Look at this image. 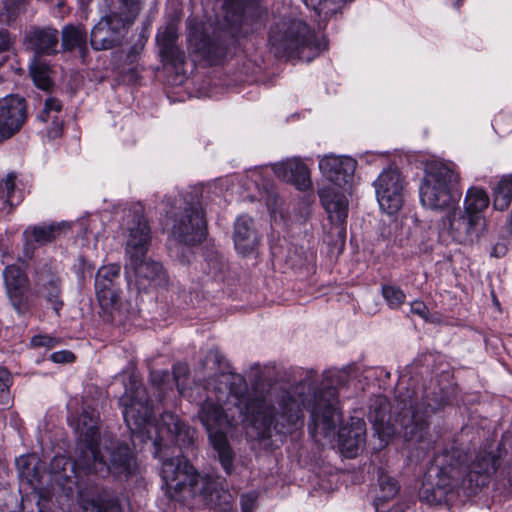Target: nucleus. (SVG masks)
<instances>
[{
    "label": "nucleus",
    "mask_w": 512,
    "mask_h": 512,
    "mask_svg": "<svg viewBox=\"0 0 512 512\" xmlns=\"http://www.w3.org/2000/svg\"><path fill=\"white\" fill-rule=\"evenodd\" d=\"M25 43L37 55H52L58 52L59 33L51 27H33L27 31Z\"/></svg>",
    "instance_id": "obj_19"
},
{
    "label": "nucleus",
    "mask_w": 512,
    "mask_h": 512,
    "mask_svg": "<svg viewBox=\"0 0 512 512\" xmlns=\"http://www.w3.org/2000/svg\"><path fill=\"white\" fill-rule=\"evenodd\" d=\"M410 310L424 320H428L429 309L423 301L415 300L410 304Z\"/></svg>",
    "instance_id": "obj_40"
},
{
    "label": "nucleus",
    "mask_w": 512,
    "mask_h": 512,
    "mask_svg": "<svg viewBox=\"0 0 512 512\" xmlns=\"http://www.w3.org/2000/svg\"><path fill=\"white\" fill-rule=\"evenodd\" d=\"M436 478L430 469L419 490V499L428 504L451 502L461 483L469 482L476 488L487 485L491 473L496 471L497 459L490 453L479 454L470 466L453 460L449 454L436 459Z\"/></svg>",
    "instance_id": "obj_4"
},
{
    "label": "nucleus",
    "mask_w": 512,
    "mask_h": 512,
    "mask_svg": "<svg viewBox=\"0 0 512 512\" xmlns=\"http://www.w3.org/2000/svg\"><path fill=\"white\" fill-rule=\"evenodd\" d=\"M131 24L118 12L111 11L92 28L91 46L95 50H107L119 45Z\"/></svg>",
    "instance_id": "obj_14"
},
{
    "label": "nucleus",
    "mask_w": 512,
    "mask_h": 512,
    "mask_svg": "<svg viewBox=\"0 0 512 512\" xmlns=\"http://www.w3.org/2000/svg\"><path fill=\"white\" fill-rule=\"evenodd\" d=\"M233 241L236 251L244 256L256 249L259 238L251 217L242 215L236 219Z\"/></svg>",
    "instance_id": "obj_22"
},
{
    "label": "nucleus",
    "mask_w": 512,
    "mask_h": 512,
    "mask_svg": "<svg viewBox=\"0 0 512 512\" xmlns=\"http://www.w3.org/2000/svg\"><path fill=\"white\" fill-rule=\"evenodd\" d=\"M36 286L39 293L51 304L53 310L59 314L63 306L60 298V280L51 267H43L36 271Z\"/></svg>",
    "instance_id": "obj_20"
},
{
    "label": "nucleus",
    "mask_w": 512,
    "mask_h": 512,
    "mask_svg": "<svg viewBox=\"0 0 512 512\" xmlns=\"http://www.w3.org/2000/svg\"><path fill=\"white\" fill-rule=\"evenodd\" d=\"M15 180L16 174L9 173L0 181V217L9 214L13 206L21 202V196L16 195Z\"/></svg>",
    "instance_id": "obj_26"
},
{
    "label": "nucleus",
    "mask_w": 512,
    "mask_h": 512,
    "mask_svg": "<svg viewBox=\"0 0 512 512\" xmlns=\"http://www.w3.org/2000/svg\"><path fill=\"white\" fill-rule=\"evenodd\" d=\"M98 414L91 407H84L79 417H68L70 425L78 434L75 459L56 455L50 462L48 471L36 454L21 455L16 459L18 477L38 496V512H43L42 501L51 497L56 487L67 497L77 493V502L85 512H120V506L109 492L100 487L92 475L104 477L110 472L117 477L135 474L137 464L127 444L105 447L109 455L100 449Z\"/></svg>",
    "instance_id": "obj_2"
},
{
    "label": "nucleus",
    "mask_w": 512,
    "mask_h": 512,
    "mask_svg": "<svg viewBox=\"0 0 512 512\" xmlns=\"http://www.w3.org/2000/svg\"><path fill=\"white\" fill-rule=\"evenodd\" d=\"M161 477L166 492L171 499L182 500L188 497L202 496L208 500L221 486L219 477L205 474L200 475L193 466L182 456L164 459L161 467Z\"/></svg>",
    "instance_id": "obj_7"
},
{
    "label": "nucleus",
    "mask_w": 512,
    "mask_h": 512,
    "mask_svg": "<svg viewBox=\"0 0 512 512\" xmlns=\"http://www.w3.org/2000/svg\"><path fill=\"white\" fill-rule=\"evenodd\" d=\"M512 201V176L503 177L493 189V207L498 211L506 210Z\"/></svg>",
    "instance_id": "obj_27"
},
{
    "label": "nucleus",
    "mask_w": 512,
    "mask_h": 512,
    "mask_svg": "<svg viewBox=\"0 0 512 512\" xmlns=\"http://www.w3.org/2000/svg\"><path fill=\"white\" fill-rule=\"evenodd\" d=\"M64 228H69V224L61 222L29 226L24 231V237L27 244L42 246L52 242Z\"/></svg>",
    "instance_id": "obj_24"
},
{
    "label": "nucleus",
    "mask_w": 512,
    "mask_h": 512,
    "mask_svg": "<svg viewBox=\"0 0 512 512\" xmlns=\"http://www.w3.org/2000/svg\"><path fill=\"white\" fill-rule=\"evenodd\" d=\"M124 235L127 258L125 270L128 282L134 280L137 289L144 291L166 286L168 277L162 265L146 259L150 245V228L140 208L130 211L127 215Z\"/></svg>",
    "instance_id": "obj_6"
},
{
    "label": "nucleus",
    "mask_w": 512,
    "mask_h": 512,
    "mask_svg": "<svg viewBox=\"0 0 512 512\" xmlns=\"http://www.w3.org/2000/svg\"><path fill=\"white\" fill-rule=\"evenodd\" d=\"M11 385V375L7 369L0 368V393L1 397L7 396Z\"/></svg>",
    "instance_id": "obj_41"
},
{
    "label": "nucleus",
    "mask_w": 512,
    "mask_h": 512,
    "mask_svg": "<svg viewBox=\"0 0 512 512\" xmlns=\"http://www.w3.org/2000/svg\"><path fill=\"white\" fill-rule=\"evenodd\" d=\"M356 165V160L348 156L326 155L319 161L321 173L330 182L319 191V197L332 223L343 224L348 216V200L333 185L342 187L350 183Z\"/></svg>",
    "instance_id": "obj_8"
},
{
    "label": "nucleus",
    "mask_w": 512,
    "mask_h": 512,
    "mask_svg": "<svg viewBox=\"0 0 512 512\" xmlns=\"http://www.w3.org/2000/svg\"><path fill=\"white\" fill-rule=\"evenodd\" d=\"M27 119V107L24 98L7 95L0 99V142H3L23 127Z\"/></svg>",
    "instance_id": "obj_15"
},
{
    "label": "nucleus",
    "mask_w": 512,
    "mask_h": 512,
    "mask_svg": "<svg viewBox=\"0 0 512 512\" xmlns=\"http://www.w3.org/2000/svg\"><path fill=\"white\" fill-rule=\"evenodd\" d=\"M440 408V403L433 404L428 400L422 403L409 400L393 418L390 413V402L387 397L378 395L371 399L368 418L373 425L375 434L380 439V446L385 447L398 431L403 430L405 441L421 442L428 433L429 417Z\"/></svg>",
    "instance_id": "obj_5"
},
{
    "label": "nucleus",
    "mask_w": 512,
    "mask_h": 512,
    "mask_svg": "<svg viewBox=\"0 0 512 512\" xmlns=\"http://www.w3.org/2000/svg\"><path fill=\"white\" fill-rule=\"evenodd\" d=\"M366 440V424L363 419L351 418L338 431L337 444L340 452L347 458L355 457L363 448Z\"/></svg>",
    "instance_id": "obj_17"
},
{
    "label": "nucleus",
    "mask_w": 512,
    "mask_h": 512,
    "mask_svg": "<svg viewBox=\"0 0 512 512\" xmlns=\"http://www.w3.org/2000/svg\"><path fill=\"white\" fill-rule=\"evenodd\" d=\"M269 42L277 56L306 62L313 60L325 47L324 42L299 19H284L275 24Z\"/></svg>",
    "instance_id": "obj_9"
},
{
    "label": "nucleus",
    "mask_w": 512,
    "mask_h": 512,
    "mask_svg": "<svg viewBox=\"0 0 512 512\" xmlns=\"http://www.w3.org/2000/svg\"><path fill=\"white\" fill-rule=\"evenodd\" d=\"M202 265L205 273L212 279L217 281L224 279L223 275L227 270V263L224 257L217 252L208 253Z\"/></svg>",
    "instance_id": "obj_30"
},
{
    "label": "nucleus",
    "mask_w": 512,
    "mask_h": 512,
    "mask_svg": "<svg viewBox=\"0 0 512 512\" xmlns=\"http://www.w3.org/2000/svg\"><path fill=\"white\" fill-rule=\"evenodd\" d=\"M203 371L213 373L202 387L195 384L190 392L186 390L185 381L189 370L186 364L173 366V378L167 370H154L150 381L159 400L175 384L180 395L190 401H201L194 393L203 389L206 397L198 411V419L208 433L209 441L218 454L219 462L230 475L233 468L234 454L227 440V433L234 425L235 415L230 404L235 406L240 417L256 431L258 438H268L272 434L286 436L304 422V410L310 413L309 430L318 441L323 437L328 442L335 439V429L341 422L338 389L350 380V367L329 369L323 379H316V372L309 370L304 378L292 386L270 385L267 389L257 385L251 391L244 377L228 370L221 352L210 349L202 363Z\"/></svg>",
    "instance_id": "obj_1"
},
{
    "label": "nucleus",
    "mask_w": 512,
    "mask_h": 512,
    "mask_svg": "<svg viewBox=\"0 0 512 512\" xmlns=\"http://www.w3.org/2000/svg\"><path fill=\"white\" fill-rule=\"evenodd\" d=\"M62 111L61 102L55 97L45 100L44 108L38 118L42 122L51 123L47 133L50 138H57L62 134L63 120L60 117Z\"/></svg>",
    "instance_id": "obj_25"
},
{
    "label": "nucleus",
    "mask_w": 512,
    "mask_h": 512,
    "mask_svg": "<svg viewBox=\"0 0 512 512\" xmlns=\"http://www.w3.org/2000/svg\"><path fill=\"white\" fill-rule=\"evenodd\" d=\"M11 41L6 31H0V54L6 52L10 49ZM3 59L0 58V65L2 64Z\"/></svg>",
    "instance_id": "obj_42"
},
{
    "label": "nucleus",
    "mask_w": 512,
    "mask_h": 512,
    "mask_svg": "<svg viewBox=\"0 0 512 512\" xmlns=\"http://www.w3.org/2000/svg\"><path fill=\"white\" fill-rule=\"evenodd\" d=\"M4 284L7 294L18 312L25 308L24 289L27 285V277L20 265L6 266L3 271Z\"/></svg>",
    "instance_id": "obj_21"
},
{
    "label": "nucleus",
    "mask_w": 512,
    "mask_h": 512,
    "mask_svg": "<svg viewBox=\"0 0 512 512\" xmlns=\"http://www.w3.org/2000/svg\"><path fill=\"white\" fill-rule=\"evenodd\" d=\"M62 46L65 50H80L86 47V31L81 26L68 25L62 31Z\"/></svg>",
    "instance_id": "obj_28"
},
{
    "label": "nucleus",
    "mask_w": 512,
    "mask_h": 512,
    "mask_svg": "<svg viewBox=\"0 0 512 512\" xmlns=\"http://www.w3.org/2000/svg\"><path fill=\"white\" fill-rule=\"evenodd\" d=\"M458 179L453 168L441 161L426 164L424 177L419 186V197L423 207L444 210L454 203L452 186Z\"/></svg>",
    "instance_id": "obj_11"
},
{
    "label": "nucleus",
    "mask_w": 512,
    "mask_h": 512,
    "mask_svg": "<svg viewBox=\"0 0 512 512\" xmlns=\"http://www.w3.org/2000/svg\"><path fill=\"white\" fill-rule=\"evenodd\" d=\"M399 483L383 468L377 469V488L373 505L376 512H380L383 504L393 499L399 492Z\"/></svg>",
    "instance_id": "obj_23"
},
{
    "label": "nucleus",
    "mask_w": 512,
    "mask_h": 512,
    "mask_svg": "<svg viewBox=\"0 0 512 512\" xmlns=\"http://www.w3.org/2000/svg\"><path fill=\"white\" fill-rule=\"evenodd\" d=\"M490 203L487 192L480 187H470L465 194L463 210L454 209L444 219L449 234L459 243L473 242L486 227L484 211Z\"/></svg>",
    "instance_id": "obj_10"
},
{
    "label": "nucleus",
    "mask_w": 512,
    "mask_h": 512,
    "mask_svg": "<svg viewBox=\"0 0 512 512\" xmlns=\"http://www.w3.org/2000/svg\"><path fill=\"white\" fill-rule=\"evenodd\" d=\"M223 509L227 512H236L229 501L225 502V507Z\"/></svg>",
    "instance_id": "obj_44"
},
{
    "label": "nucleus",
    "mask_w": 512,
    "mask_h": 512,
    "mask_svg": "<svg viewBox=\"0 0 512 512\" xmlns=\"http://www.w3.org/2000/svg\"><path fill=\"white\" fill-rule=\"evenodd\" d=\"M123 418L131 432L132 439L151 440L155 447V456H159L164 447L170 444H190L193 439L191 429L170 412H164L160 420L152 422V408L146 389L134 377L130 386L120 398Z\"/></svg>",
    "instance_id": "obj_3"
},
{
    "label": "nucleus",
    "mask_w": 512,
    "mask_h": 512,
    "mask_svg": "<svg viewBox=\"0 0 512 512\" xmlns=\"http://www.w3.org/2000/svg\"><path fill=\"white\" fill-rule=\"evenodd\" d=\"M59 344L57 338L51 337L46 334H38L31 338V345L33 347H46L51 349Z\"/></svg>",
    "instance_id": "obj_37"
},
{
    "label": "nucleus",
    "mask_w": 512,
    "mask_h": 512,
    "mask_svg": "<svg viewBox=\"0 0 512 512\" xmlns=\"http://www.w3.org/2000/svg\"><path fill=\"white\" fill-rule=\"evenodd\" d=\"M29 70L31 77L38 88L42 90L50 88L52 81L50 78V66L47 63L34 56L30 63Z\"/></svg>",
    "instance_id": "obj_29"
},
{
    "label": "nucleus",
    "mask_w": 512,
    "mask_h": 512,
    "mask_svg": "<svg viewBox=\"0 0 512 512\" xmlns=\"http://www.w3.org/2000/svg\"><path fill=\"white\" fill-rule=\"evenodd\" d=\"M50 360L54 363H72L75 360V355L69 350H61L53 352L50 355Z\"/></svg>",
    "instance_id": "obj_39"
},
{
    "label": "nucleus",
    "mask_w": 512,
    "mask_h": 512,
    "mask_svg": "<svg viewBox=\"0 0 512 512\" xmlns=\"http://www.w3.org/2000/svg\"><path fill=\"white\" fill-rule=\"evenodd\" d=\"M162 61L174 67L181 65L185 61V53L177 46V44H169L159 46Z\"/></svg>",
    "instance_id": "obj_32"
},
{
    "label": "nucleus",
    "mask_w": 512,
    "mask_h": 512,
    "mask_svg": "<svg viewBox=\"0 0 512 512\" xmlns=\"http://www.w3.org/2000/svg\"><path fill=\"white\" fill-rule=\"evenodd\" d=\"M507 228H508L509 234L512 237V209H511V213L509 215L508 221H507Z\"/></svg>",
    "instance_id": "obj_43"
},
{
    "label": "nucleus",
    "mask_w": 512,
    "mask_h": 512,
    "mask_svg": "<svg viewBox=\"0 0 512 512\" xmlns=\"http://www.w3.org/2000/svg\"><path fill=\"white\" fill-rule=\"evenodd\" d=\"M272 170L278 178L293 184L299 190H305L311 184L308 167L298 157L274 163Z\"/></svg>",
    "instance_id": "obj_18"
},
{
    "label": "nucleus",
    "mask_w": 512,
    "mask_h": 512,
    "mask_svg": "<svg viewBox=\"0 0 512 512\" xmlns=\"http://www.w3.org/2000/svg\"><path fill=\"white\" fill-rule=\"evenodd\" d=\"M178 34L177 28L174 24H168L162 31H159L156 36L158 46H165L176 44Z\"/></svg>",
    "instance_id": "obj_34"
},
{
    "label": "nucleus",
    "mask_w": 512,
    "mask_h": 512,
    "mask_svg": "<svg viewBox=\"0 0 512 512\" xmlns=\"http://www.w3.org/2000/svg\"><path fill=\"white\" fill-rule=\"evenodd\" d=\"M229 6H230V2L228 0H226L225 3H224L225 9H228Z\"/></svg>",
    "instance_id": "obj_46"
},
{
    "label": "nucleus",
    "mask_w": 512,
    "mask_h": 512,
    "mask_svg": "<svg viewBox=\"0 0 512 512\" xmlns=\"http://www.w3.org/2000/svg\"><path fill=\"white\" fill-rule=\"evenodd\" d=\"M250 10V6L242 7L240 5H237V11L231 17L227 14V21L231 22L232 24L242 25L244 21H247Z\"/></svg>",
    "instance_id": "obj_38"
},
{
    "label": "nucleus",
    "mask_w": 512,
    "mask_h": 512,
    "mask_svg": "<svg viewBox=\"0 0 512 512\" xmlns=\"http://www.w3.org/2000/svg\"><path fill=\"white\" fill-rule=\"evenodd\" d=\"M120 271L118 264H109L98 269L95 277V292L99 304L104 309L118 305L121 296Z\"/></svg>",
    "instance_id": "obj_16"
},
{
    "label": "nucleus",
    "mask_w": 512,
    "mask_h": 512,
    "mask_svg": "<svg viewBox=\"0 0 512 512\" xmlns=\"http://www.w3.org/2000/svg\"><path fill=\"white\" fill-rule=\"evenodd\" d=\"M381 292L387 305L391 309L400 308L406 300V295L404 291L401 288L394 285H383L381 288Z\"/></svg>",
    "instance_id": "obj_31"
},
{
    "label": "nucleus",
    "mask_w": 512,
    "mask_h": 512,
    "mask_svg": "<svg viewBox=\"0 0 512 512\" xmlns=\"http://www.w3.org/2000/svg\"><path fill=\"white\" fill-rule=\"evenodd\" d=\"M508 481H509V484H510V487H511V492H512V476H509Z\"/></svg>",
    "instance_id": "obj_47"
},
{
    "label": "nucleus",
    "mask_w": 512,
    "mask_h": 512,
    "mask_svg": "<svg viewBox=\"0 0 512 512\" xmlns=\"http://www.w3.org/2000/svg\"><path fill=\"white\" fill-rule=\"evenodd\" d=\"M258 494L247 492L240 496L241 512H253L257 506Z\"/></svg>",
    "instance_id": "obj_36"
},
{
    "label": "nucleus",
    "mask_w": 512,
    "mask_h": 512,
    "mask_svg": "<svg viewBox=\"0 0 512 512\" xmlns=\"http://www.w3.org/2000/svg\"><path fill=\"white\" fill-rule=\"evenodd\" d=\"M496 133L500 135L507 134L512 131V115L499 114L495 117L492 124Z\"/></svg>",
    "instance_id": "obj_35"
},
{
    "label": "nucleus",
    "mask_w": 512,
    "mask_h": 512,
    "mask_svg": "<svg viewBox=\"0 0 512 512\" xmlns=\"http://www.w3.org/2000/svg\"><path fill=\"white\" fill-rule=\"evenodd\" d=\"M256 12H257V17L261 20L262 18V14H264L265 12L261 9V7H256L255 8Z\"/></svg>",
    "instance_id": "obj_45"
},
{
    "label": "nucleus",
    "mask_w": 512,
    "mask_h": 512,
    "mask_svg": "<svg viewBox=\"0 0 512 512\" xmlns=\"http://www.w3.org/2000/svg\"><path fill=\"white\" fill-rule=\"evenodd\" d=\"M373 186L382 211L393 215L401 209L404 203V178L397 168L384 169Z\"/></svg>",
    "instance_id": "obj_13"
},
{
    "label": "nucleus",
    "mask_w": 512,
    "mask_h": 512,
    "mask_svg": "<svg viewBox=\"0 0 512 512\" xmlns=\"http://www.w3.org/2000/svg\"><path fill=\"white\" fill-rule=\"evenodd\" d=\"M172 235L181 243L195 245L207 235V224L201 204L185 200L183 214L174 219Z\"/></svg>",
    "instance_id": "obj_12"
},
{
    "label": "nucleus",
    "mask_w": 512,
    "mask_h": 512,
    "mask_svg": "<svg viewBox=\"0 0 512 512\" xmlns=\"http://www.w3.org/2000/svg\"><path fill=\"white\" fill-rule=\"evenodd\" d=\"M119 3L118 14L133 23L140 12L139 0H119Z\"/></svg>",
    "instance_id": "obj_33"
}]
</instances>
